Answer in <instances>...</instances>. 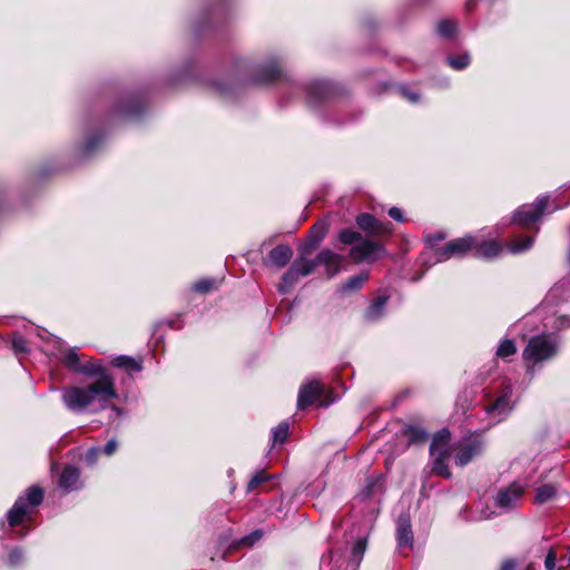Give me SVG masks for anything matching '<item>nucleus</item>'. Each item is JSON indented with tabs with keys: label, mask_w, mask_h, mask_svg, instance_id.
Instances as JSON below:
<instances>
[{
	"label": "nucleus",
	"mask_w": 570,
	"mask_h": 570,
	"mask_svg": "<svg viewBox=\"0 0 570 570\" xmlns=\"http://www.w3.org/2000/svg\"><path fill=\"white\" fill-rule=\"evenodd\" d=\"M402 433L409 438V444H423L429 439V433L416 425H406Z\"/></svg>",
	"instance_id": "28"
},
{
	"label": "nucleus",
	"mask_w": 570,
	"mask_h": 570,
	"mask_svg": "<svg viewBox=\"0 0 570 570\" xmlns=\"http://www.w3.org/2000/svg\"><path fill=\"white\" fill-rule=\"evenodd\" d=\"M168 326H169L170 328H175V321H170V322L168 323Z\"/></svg>",
	"instance_id": "59"
},
{
	"label": "nucleus",
	"mask_w": 570,
	"mask_h": 570,
	"mask_svg": "<svg viewBox=\"0 0 570 570\" xmlns=\"http://www.w3.org/2000/svg\"><path fill=\"white\" fill-rule=\"evenodd\" d=\"M357 227L365 233L366 238L389 239L394 230L393 224L389 220L382 222L370 213H361L356 216Z\"/></svg>",
	"instance_id": "5"
},
{
	"label": "nucleus",
	"mask_w": 570,
	"mask_h": 570,
	"mask_svg": "<svg viewBox=\"0 0 570 570\" xmlns=\"http://www.w3.org/2000/svg\"><path fill=\"white\" fill-rule=\"evenodd\" d=\"M243 62H245V61L244 60H237V66H239Z\"/></svg>",
	"instance_id": "61"
},
{
	"label": "nucleus",
	"mask_w": 570,
	"mask_h": 570,
	"mask_svg": "<svg viewBox=\"0 0 570 570\" xmlns=\"http://www.w3.org/2000/svg\"><path fill=\"white\" fill-rule=\"evenodd\" d=\"M292 264H293V266H296V271H297L299 277L308 276L317 267V263H315V258L306 259V256H302L301 254H299V257H297Z\"/></svg>",
	"instance_id": "32"
},
{
	"label": "nucleus",
	"mask_w": 570,
	"mask_h": 570,
	"mask_svg": "<svg viewBox=\"0 0 570 570\" xmlns=\"http://www.w3.org/2000/svg\"><path fill=\"white\" fill-rule=\"evenodd\" d=\"M363 236L353 228H343L337 234V240L343 245H355L362 240Z\"/></svg>",
	"instance_id": "36"
},
{
	"label": "nucleus",
	"mask_w": 570,
	"mask_h": 570,
	"mask_svg": "<svg viewBox=\"0 0 570 570\" xmlns=\"http://www.w3.org/2000/svg\"><path fill=\"white\" fill-rule=\"evenodd\" d=\"M343 256L334 253L328 248L322 249L315 256V263L325 266V275L327 278H333L341 272V265L343 263Z\"/></svg>",
	"instance_id": "18"
},
{
	"label": "nucleus",
	"mask_w": 570,
	"mask_h": 570,
	"mask_svg": "<svg viewBox=\"0 0 570 570\" xmlns=\"http://www.w3.org/2000/svg\"><path fill=\"white\" fill-rule=\"evenodd\" d=\"M569 566H570V554H569Z\"/></svg>",
	"instance_id": "62"
},
{
	"label": "nucleus",
	"mask_w": 570,
	"mask_h": 570,
	"mask_svg": "<svg viewBox=\"0 0 570 570\" xmlns=\"http://www.w3.org/2000/svg\"><path fill=\"white\" fill-rule=\"evenodd\" d=\"M390 299V296L379 295L372 301L370 306L365 309L364 316L367 321H377L384 315V308Z\"/></svg>",
	"instance_id": "25"
},
{
	"label": "nucleus",
	"mask_w": 570,
	"mask_h": 570,
	"mask_svg": "<svg viewBox=\"0 0 570 570\" xmlns=\"http://www.w3.org/2000/svg\"><path fill=\"white\" fill-rule=\"evenodd\" d=\"M556 560H557L556 552L552 549H550L544 559L546 570H554L556 569Z\"/></svg>",
	"instance_id": "52"
},
{
	"label": "nucleus",
	"mask_w": 570,
	"mask_h": 570,
	"mask_svg": "<svg viewBox=\"0 0 570 570\" xmlns=\"http://www.w3.org/2000/svg\"><path fill=\"white\" fill-rule=\"evenodd\" d=\"M534 238L532 236H524L513 240L510 244V250L512 253H521L529 249L533 245Z\"/></svg>",
	"instance_id": "41"
},
{
	"label": "nucleus",
	"mask_w": 570,
	"mask_h": 570,
	"mask_svg": "<svg viewBox=\"0 0 570 570\" xmlns=\"http://www.w3.org/2000/svg\"><path fill=\"white\" fill-rule=\"evenodd\" d=\"M410 510L411 507H409L407 511L401 512L396 520V542L399 548H413L414 546Z\"/></svg>",
	"instance_id": "16"
},
{
	"label": "nucleus",
	"mask_w": 570,
	"mask_h": 570,
	"mask_svg": "<svg viewBox=\"0 0 570 570\" xmlns=\"http://www.w3.org/2000/svg\"><path fill=\"white\" fill-rule=\"evenodd\" d=\"M274 238H275V237H271V238H268V239H265V240L261 244V246H259V252H261V253H263V252H264V248H265L266 246L272 245V244H273V242H274Z\"/></svg>",
	"instance_id": "57"
},
{
	"label": "nucleus",
	"mask_w": 570,
	"mask_h": 570,
	"mask_svg": "<svg viewBox=\"0 0 570 570\" xmlns=\"http://www.w3.org/2000/svg\"><path fill=\"white\" fill-rule=\"evenodd\" d=\"M430 455L433 458L432 472L435 475L450 479L452 476V472L450 471L448 461L451 456V451L443 450Z\"/></svg>",
	"instance_id": "21"
},
{
	"label": "nucleus",
	"mask_w": 570,
	"mask_h": 570,
	"mask_svg": "<svg viewBox=\"0 0 570 570\" xmlns=\"http://www.w3.org/2000/svg\"><path fill=\"white\" fill-rule=\"evenodd\" d=\"M558 495L557 488L552 484H543L537 489L534 499H552Z\"/></svg>",
	"instance_id": "44"
},
{
	"label": "nucleus",
	"mask_w": 570,
	"mask_h": 570,
	"mask_svg": "<svg viewBox=\"0 0 570 570\" xmlns=\"http://www.w3.org/2000/svg\"><path fill=\"white\" fill-rule=\"evenodd\" d=\"M510 409V396L504 393L500 395L494 402L487 405L485 410L489 414L498 413L504 414Z\"/></svg>",
	"instance_id": "34"
},
{
	"label": "nucleus",
	"mask_w": 570,
	"mask_h": 570,
	"mask_svg": "<svg viewBox=\"0 0 570 570\" xmlns=\"http://www.w3.org/2000/svg\"><path fill=\"white\" fill-rule=\"evenodd\" d=\"M63 364L67 368L77 373V368L80 367L81 361L78 353L75 350H69L63 357Z\"/></svg>",
	"instance_id": "42"
},
{
	"label": "nucleus",
	"mask_w": 570,
	"mask_h": 570,
	"mask_svg": "<svg viewBox=\"0 0 570 570\" xmlns=\"http://www.w3.org/2000/svg\"><path fill=\"white\" fill-rule=\"evenodd\" d=\"M289 433V424L287 422H281L273 430V445L283 444L286 442Z\"/></svg>",
	"instance_id": "38"
},
{
	"label": "nucleus",
	"mask_w": 570,
	"mask_h": 570,
	"mask_svg": "<svg viewBox=\"0 0 570 570\" xmlns=\"http://www.w3.org/2000/svg\"><path fill=\"white\" fill-rule=\"evenodd\" d=\"M77 373L89 377H97V380H101L104 376H111L102 365V361L95 358L81 362L80 367L77 368Z\"/></svg>",
	"instance_id": "23"
},
{
	"label": "nucleus",
	"mask_w": 570,
	"mask_h": 570,
	"mask_svg": "<svg viewBox=\"0 0 570 570\" xmlns=\"http://www.w3.org/2000/svg\"><path fill=\"white\" fill-rule=\"evenodd\" d=\"M318 502L321 503V505H320V507H318L317 504H314V505H315L317 509H323V508H324V507H323V505H324V504H323V503H324V501H318Z\"/></svg>",
	"instance_id": "60"
},
{
	"label": "nucleus",
	"mask_w": 570,
	"mask_h": 570,
	"mask_svg": "<svg viewBox=\"0 0 570 570\" xmlns=\"http://www.w3.org/2000/svg\"><path fill=\"white\" fill-rule=\"evenodd\" d=\"M101 454V449L98 446H91L87 450L86 454L83 455V461L87 465L92 466L97 463L99 456Z\"/></svg>",
	"instance_id": "47"
},
{
	"label": "nucleus",
	"mask_w": 570,
	"mask_h": 570,
	"mask_svg": "<svg viewBox=\"0 0 570 570\" xmlns=\"http://www.w3.org/2000/svg\"><path fill=\"white\" fill-rule=\"evenodd\" d=\"M454 463L456 466L463 468L483 452V442L479 438L465 439L455 446Z\"/></svg>",
	"instance_id": "12"
},
{
	"label": "nucleus",
	"mask_w": 570,
	"mask_h": 570,
	"mask_svg": "<svg viewBox=\"0 0 570 570\" xmlns=\"http://www.w3.org/2000/svg\"><path fill=\"white\" fill-rule=\"evenodd\" d=\"M102 140H104L102 134L91 135L86 141L85 150L87 153L95 150L96 148H98L101 145Z\"/></svg>",
	"instance_id": "48"
},
{
	"label": "nucleus",
	"mask_w": 570,
	"mask_h": 570,
	"mask_svg": "<svg viewBox=\"0 0 570 570\" xmlns=\"http://www.w3.org/2000/svg\"><path fill=\"white\" fill-rule=\"evenodd\" d=\"M549 205V197H538L532 204H524L518 207L512 216V224L529 228L535 224L544 214Z\"/></svg>",
	"instance_id": "6"
},
{
	"label": "nucleus",
	"mask_w": 570,
	"mask_h": 570,
	"mask_svg": "<svg viewBox=\"0 0 570 570\" xmlns=\"http://www.w3.org/2000/svg\"><path fill=\"white\" fill-rule=\"evenodd\" d=\"M557 354L556 344L547 335H537L530 338L522 356L525 361L539 363Z\"/></svg>",
	"instance_id": "8"
},
{
	"label": "nucleus",
	"mask_w": 570,
	"mask_h": 570,
	"mask_svg": "<svg viewBox=\"0 0 570 570\" xmlns=\"http://www.w3.org/2000/svg\"><path fill=\"white\" fill-rule=\"evenodd\" d=\"M294 250L288 244H279L262 257V264L271 269L284 268L293 258Z\"/></svg>",
	"instance_id": "14"
},
{
	"label": "nucleus",
	"mask_w": 570,
	"mask_h": 570,
	"mask_svg": "<svg viewBox=\"0 0 570 570\" xmlns=\"http://www.w3.org/2000/svg\"><path fill=\"white\" fill-rule=\"evenodd\" d=\"M332 389L327 387L318 380H313L299 387L297 395V409L305 411L311 405L317 407H327L334 403Z\"/></svg>",
	"instance_id": "3"
},
{
	"label": "nucleus",
	"mask_w": 570,
	"mask_h": 570,
	"mask_svg": "<svg viewBox=\"0 0 570 570\" xmlns=\"http://www.w3.org/2000/svg\"><path fill=\"white\" fill-rule=\"evenodd\" d=\"M475 7H476V2L474 0H468L465 2V10L468 12H472L475 9Z\"/></svg>",
	"instance_id": "56"
},
{
	"label": "nucleus",
	"mask_w": 570,
	"mask_h": 570,
	"mask_svg": "<svg viewBox=\"0 0 570 570\" xmlns=\"http://www.w3.org/2000/svg\"><path fill=\"white\" fill-rule=\"evenodd\" d=\"M43 495L45 490L40 485L33 484L28 488L26 492V498L19 497L18 499H43Z\"/></svg>",
	"instance_id": "49"
},
{
	"label": "nucleus",
	"mask_w": 570,
	"mask_h": 570,
	"mask_svg": "<svg viewBox=\"0 0 570 570\" xmlns=\"http://www.w3.org/2000/svg\"><path fill=\"white\" fill-rule=\"evenodd\" d=\"M475 245V236L465 235L448 242L444 246L435 248L438 261H446L451 257H463L468 253H472Z\"/></svg>",
	"instance_id": "10"
},
{
	"label": "nucleus",
	"mask_w": 570,
	"mask_h": 570,
	"mask_svg": "<svg viewBox=\"0 0 570 570\" xmlns=\"http://www.w3.org/2000/svg\"><path fill=\"white\" fill-rule=\"evenodd\" d=\"M111 365L117 368H124L128 372H140L142 370L141 362L131 356L120 355L111 361Z\"/></svg>",
	"instance_id": "30"
},
{
	"label": "nucleus",
	"mask_w": 570,
	"mask_h": 570,
	"mask_svg": "<svg viewBox=\"0 0 570 570\" xmlns=\"http://www.w3.org/2000/svg\"><path fill=\"white\" fill-rule=\"evenodd\" d=\"M368 278L370 272H361L360 274L353 275L343 281L338 286V291L342 294L358 292Z\"/></svg>",
	"instance_id": "24"
},
{
	"label": "nucleus",
	"mask_w": 570,
	"mask_h": 570,
	"mask_svg": "<svg viewBox=\"0 0 570 570\" xmlns=\"http://www.w3.org/2000/svg\"><path fill=\"white\" fill-rule=\"evenodd\" d=\"M118 397L112 376H104L87 386H66L61 401L73 413H82L95 401L107 403Z\"/></svg>",
	"instance_id": "1"
},
{
	"label": "nucleus",
	"mask_w": 570,
	"mask_h": 570,
	"mask_svg": "<svg viewBox=\"0 0 570 570\" xmlns=\"http://www.w3.org/2000/svg\"><path fill=\"white\" fill-rule=\"evenodd\" d=\"M502 252V245L495 239L480 240L475 237V245L472 248V256L479 259H493Z\"/></svg>",
	"instance_id": "19"
},
{
	"label": "nucleus",
	"mask_w": 570,
	"mask_h": 570,
	"mask_svg": "<svg viewBox=\"0 0 570 570\" xmlns=\"http://www.w3.org/2000/svg\"><path fill=\"white\" fill-rule=\"evenodd\" d=\"M80 475L81 471L79 468L66 464L58 478L59 489L66 493L80 490L83 487Z\"/></svg>",
	"instance_id": "17"
},
{
	"label": "nucleus",
	"mask_w": 570,
	"mask_h": 570,
	"mask_svg": "<svg viewBox=\"0 0 570 570\" xmlns=\"http://www.w3.org/2000/svg\"><path fill=\"white\" fill-rule=\"evenodd\" d=\"M385 247L380 240L363 237L362 240L350 248L348 256L356 264L371 263L376 261L375 256L377 254H385Z\"/></svg>",
	"instance_id": "11"
},
{
	"label": "nucleus",
	"mask_w": 570,
	"mask_h": 570,
	"mask_svg": "<svg viewBox=\"0 0 570 570\" xmlns=\"http://www.w3.org/2000/svg\"><path fill=\"white\" fill-rule=\"evenodd\" d=\"M263 538V531L257 529L250 532L247 535L242 537L237 541L232 543V548L240 549V548H249L253 547L256 542H258Z\"/></svg>",
	"instance_id": "35"
},
{
	"label": "nucleus",
	"mask_w": 570,
	"mask_h": 570,
	"mask_svg": "<svg viewBox=\"0 0 570 570\" xmlns=\"http://www.w3.org/2000/svg\"><path fill=\"white\" fill-rule=\"evenodd\" d=\"M117 448H118V442L116 439H110L104 446V449H101V453H105L107 456H110L112 455L116 451H117Z\"/></svg>",
	"instance_id": "51"
},
{
	"label": "nucleus",
	"mask_w": 570,
	"mask_h": 570,
	"mask_svg": "<svg viewBox=\"0 0 570 570\" xmlns=\"http://www.w3.org/2000/svg\"><path fill=\"white\" fill-rule=\"evenodd\" d=\"M298 278L299 275L296 271V266H293V264H291L288 269L281 277V282L277 286L278 292L281 294L289 293L297 283Z\"/></svg>",
	"instance_id": "27"
},
{
	"label": "nucleus",
	"mask_w": 570,
	"mask_h": 570,
	"mask_svg": "<svg viewBox=\"0 0 570 570\" xmlns=\"http://www.w3.org/2000/svg\"><path fill=\"white\" fill-rule=\"evenodd\" d=\"M24 561V552L20 547H14L8 556V566L11 568L19 567Z\"/></svg>",
	"instance_id": "43"
},
{
	"label": "nucleus",
	"mask_w": 570,
	"mask_h": 570,
	"mask_svg": "<svg viewBox=\"0 0 570 570\" xmlns=\"http://www.w3.org/2000/svg\"><path fill=\"white\" fill-rule=\"evenodd\" d=\"M248 81L253 85H273L279 81H289L283 65L278 58H271L257 66Z\"/></svg>",
	"instance_id": "4"
},
{
	"label": "nucleus",
	"mask_w": 570,
	"mask_h": 570,
	"mask_svg": "<svg viewBox=\"0 0 570 570\" xmlns=\"http://www.w3.org/2000/svg\"><path fill=\"white\" fill-rule=\"evenodd\" d=\"M384 490V478L382 475L367 476L365 479V485L363 493L365 497H375L383 494Z\"/></svg>",
	"instance_id": "29"
},
{
	"label": "nucleus",
	"mask_w": 570,
	"mask_h": 570,
	"mask_svg": "<svg viewBox=\"0 0 570 570\" xmlns=\"http://www.w3.org/2000/svg\"><path fill=\"white\" fill-rule=\"evenodd\" d=\"M451 441V432L449 429H442L438 431L430 443L429 453L434 454L439 451H451L449 443Z\"/></svg>",
	"instance_id": "26"
},
{
	"label": "nucleus",
	"mask_w": 570,
	"mask_h": 570,
	"mask_svg": "<svg viewBox=\"0 0 570 570\" xmlns=\"http://www.w3.org/2000/svg\"><path fill=\"white\" fill-rule=\"evenodd\" d=\"M517 563L513 559H507L502 562L500 570H515Z\"/></svg>",
	"instance_id": "55"
},
{
	"label": "nucleus",
	"mask_w": 570,
	"mask_h": 570,
	"mask_svg": "<svg viewBox=\"0 0 570 570\" xmlns=\"http://www.w3.org/2000/svg\"><path fill=\"white\" fill-rule=\"evenodd\" d=\"M11 347L16 354L28 352L27 341L22 335H14L11 341Z\"/></svg>",
	"instance_id": "46"
},
{
	"label": "nucleus",
	"mask_w": 570,
	"mask_h": 570,
	"mask_svg": "<svg viewBox=\"0 0 570 570\" xmlns=\"http://www.w3.org/2000/svg\"><path fill=\"white\" fill-rule=\"evenodd\" d=\"M444 238H445V234L442 232H438V233L429 235L426 237V242L430 245V247L434 248Z\"/></svg>",
	"instance_id": "50"
},
{
	"label": "nucleus",
	"mask_w": 570,
	"mask_h": 570,
	"mask_svg": "<svg viewBox=\"0 0 570 570\" xmlns=\"http://www.w3.org/2000/svg\"><path fill=\"white\" fill-rule=\"evenodd\" d=\"M402 96L409 99L412 102H416L420 99V96L415 92L410 91L407 88L402 87L401 88Z\"/></svg>",
	"instance_id": "54"
},
{
	"label": "nucleus",
	"mask_w": 570,
	"mask_h": 570,
	"mask_svg": "<svg viewBox=\"0 0 570 570\" xmlns=\"http://www.w3.org/2000/svg\"><path fill=\"white\" fill-rule=\"evenodd\" d=\"M306 102L315 108L337 97L340 88L328 80H314L305 86Z\"/></svg>",
	"instance_id": "7"
},
{
	"label": "nucleus",
	"mask_w": 570,
	"mask_h": 570,
	"mask_svg": "<svg viewBox=\"0 0 570 570\" xmlns=\"http://www.w3.org/2000/svg\"><path fill=\"white\" fill-rule=\"evenodd\" d=\"M524 494V487L519 482H512L510 485L502 488L497 499H519Z\"/></svg>",
	"instance_id": "33"
},
{
	"label": "nucleus",
	"mask_w": 570,
	"mask_h": 570,
	"mask_svg": "<svg viewBox=\"0 0 570 570\" xmlns=\"http://www.w3.org/2000/svg\"><path fill=\"white\" fill-rule=\"evenodd\" d=\"M222 282H223V278L222 279H217V278H213V277L202 278L193 284L191 289L195 293L205 295L213 291L218 289Z\"/></svg>",
	"instance_id": "31"
},
{
	"label": "nucleus",
	"mask_w": 570,
	"mask_h": 570,
	"mask_svg": "<svg viewBox=\"0 0 570 570\" xmlns=\"http://www.w3.org/2000/svg\"><path fill=\"white\" fill-rule=\"evenodd\" d=\"M456 22L451 19H443L438 23V32L444 38H450L456 32Z\"/></svg>",
	"instance_id": "39"
},
{
	"label": "nucleus",
	"mask_w": 570,
	"mask_h": 570,
	"mask_svg": "<svg viewBox=\"0 0 570 570\" xmlns=\"http://www.w3.org/2000/svg\"><path fill=\"white\" fill-rule=\"evenodd\" d=\"M276 475L268 473L265 469H261L248 480L246 484V494L267 493L275 485Z\"/></svg>",
	"instance_id": "15"
},
{
	"label": "nucleus",
	"mask_w": 570,
	"mask_h": 570,
	"mask_svg": "<svg viewBox=\"0 0 570 570\" xmlns=\"http://www.w3.org/2000/svg\"><path fill=\"white\" fill-rule=\"evenodd\" d=\"M517 351L518 350L514 340L505 338L499 344L495 354L500 358H507L514 355Z\"/></svg>",
	"instance_id": "37"
},
{
	"label": "nucleus",
	"mask_w": 570,
	"mask_h": 570,
	"mask_svg": "<svg viewBox=\"0 0 570 570\" xmlns=\"http://www.w3.org/2000/svg\"><path fill=\"white\" fill-rule=\"evenodd\" d=\"M569 232H570V225H569Z\"/></svg>",
	"instance_id": "63"
},
{
	"label": "nucleus",
	"mask_w": 570,
	"mask_h": 570,
	"mask_svg": "<svg viewBox=\"0 0 570 570\" xmlns=\"http://www.w3.org/2000/svg\"><path fill=\"white\" fill-rule=\"evenodd\" d=\"M389 216L399 223H403L405 220L402 210L397 207H391L389 209Z\"/></svg>",
	"instance_id": "53"
},
{
	"label": "nucleus",
	"mask_w": 570,
	"mask_h": 570,
	"mask_svg": "<svg viewBox=\"0 0 570 570\" xmlns=\"http://www.w3.org/2000/svg\"><path fill=\"white\" fill-rule=\"evenodd\" d=\"M446 60H448L449 66L455 70H463L471 62V58L468 53H463V55H459V56H450V57H448Z\"/></svg>",
	"instance_id": "40"
},
{
	"label": "nucleus",
	"mask_w": 570,
	"mask_h": 570,
	"mask_svg": "<svg viewBox=\"0 0 570 570\" xmlns=\"http://www.w3.org/2000/svg\"><path fill=\"white\" fill-rule=\"evenodd\" d=\"M43 501H16L14 505L8 511L7 519L10 527H16L26 515H28L29 508H36L40 505Z\"/></svg>",
	"instance_id": "20"
},
{
	"label": "nucleus",
	"mask_w": 570,
	"mask_h": 570,
	"mask_svg": "<svg viewBox=\"0 0 570 570\" xmlns=\"http://www.w3.org/2000/svg\"><path fill=\"white\" fill-rule=\"evenodd\" d=\"M146 110V100L141 95H127L118 100L112 117L121 120L137 119Z\"/></svg>",
	"instance_id": "9"
},
{
	"label": "nucleus",
	"mask_w": 570,
	"mask_h": 570,
	"mask_svg": "<svg viewBox=\"0 0 570 570\" xmlns=\"http://www.w3.org/2000/svg\"><path fill=\"white\" fill-rule=\"evenodd\" d=\"M367 548V535L363 534L360 535L351 551V556L347 561V569L348 570H357L360 568V564L363 560L364 553Z\"/></svg>",
	"instance_id": "22"
},
{
	"label": "nucleus",
	"mask_w": 570,
	"mask_h": 570,
	"mask_svg": "<svg viewBox=\"0 0 570 570\" xmlns=\"http://www.w3.org/2000/svg\"><path fill=\"white\" fill-rule=\"evenodd\" d=\"M330 230V223L326 219H318L308 232L304 243L299 246L298 253L308 256L316 250Z\"/></svg>",
	"instance_id": "13"
},
{
	"label": "nucleus",
	"mask_w": 570,
	"mask_h": 570,
	"mask_svg": "<svg viewBox=\"0 0 570 570\" xmlns=\"http://www.w3.org/2000/svg\"><path fill=\"white\" fill-rule=\"evenodd\" d=\"M517 501H468L459 509V515L465 521H483L509 512Z\"/></svg>",
	"instance_id": "2"
},
{
	"label": "nucleus",
	"mask_w": 570,
	"mask_h": 570,
	"mask_svg": "<svg viewBox=\"0 0 570 570\" xmlns=\"http://www.w3.org/2000/svg\"><path fill=\"white\" fill-rule=\"evenodd\" d=\"M269 503H273V505L267 507V509H274L275 515L277 518H283L287 514L289 510V503L291 501H268Z\"/></svg>",
	"instance_id": "45"
},
{
	"label": "nucleus",
	"mask_w": 570,
	"mask_h": 570,
	"mask_svg": "<svg viewBox=\"0 0 570 570\" xmlns=\"http://www.w3.org/2000/svg\"><path fill=\"white\" fill-rule=\"evenodd\" d=\"M217 90L222 94V95H225L228 92V88L220 85V83H217Z\"/></svg>",
	"instance_id": "58"
}]
</instances>
